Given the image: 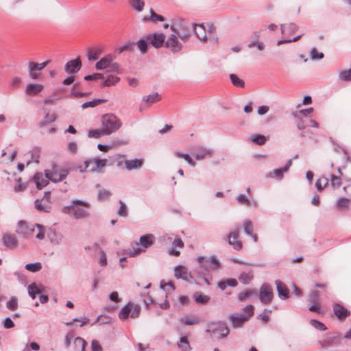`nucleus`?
Masks as SVG:
<instances>
[{"instance_id": "obj_1", "label": "nucleus", "mask_w": 351, "mask_h": 351, "mask_svg": "<svg viewBox=\"0 0 351 351\" xmlns=\"http://www.w3.org/2000/svg\"><path fill=\"white\" fill-rule=\"evenodd\" d=\"M16 232L24 238H30L35 235L36 238L39 240L43 239L45 235L44 226L40 224H27L24 221L18 222Z\"/></svg>"}, {"instance_id": "obj_2", "label": "nucleus", "mask_w": 351, "mask_h": 351, "mask_svg": "<svg viewBox=\"0 0 351 351\" xmlns=\"http://www.w3.org/2000/svg\"><path fill=\"white\" fill-rule=\"evenodd\" d=\"M90 205L88 202L82 200H73L70 206H64L62 212L75 219L86 218L89 216L88 208Z\"/></svg>"}, {"instance_id": "obj_3", "label": "nucleus", "mask_w": 351, "mask_h": 351, "mask_svg": "<svg viewBox=\"0 0 351 351\" xmlns=\"http://www.w3.org/2000/svg\"><path fill=\"white\" fill-rule=\"evenodd\" d=\"M171 29L173 32L172 34H176V36L184 43L187 42L191 36V25L184 20L173 23Z\"/></svg>"}, {"instance_id": "obj_4", "label": "nucleus", "mask_w": 351, "mask_h": 351, "mask_svg": "<svg viewBox=\"0 0 351 351\" xmlns=\"http://www.w3.org/2000/svg\"><path fill=\"white\" fill-rule=\"evenodd\" d=\"M101 121L103 128L108 135L117 131L122 125L121 120L113 114L104 115Z\"/></svg>"}, {"instance_id": "obj_5", "label": "nucleus", "mask_w": 351, "mask_h": 351, "mask_svg": "<svg viewBox=\"0 0 351 351\" xmlns=\"http://www.w3.org/2000/svg\"><path fill=\"white\" fill-rule=\"evenodd\" d=\"M254 315V306L247 305L243 308V313H234L230 315L229 319L231 321L233 328H240L247 322L250 317Z\"/></svg>"}, {"instance_id": "obj_6", "label": "nucleus", "mask_w": 351, "mask_h": 351, "mask_svg": "<svg viewBox=\"0 0 351 351\" xmlns=\"http://www.w3.org/2000/svg\"><path fill=\"white\" fill-rule=\"evenodd\" d=\"M141 308L138 304L131 302L125 305L119 313V318L121 320H125L129 317L132 319L138 318L141 314Z\"/></svg>"}, {"instance_id": "obj_7", "label": "nucleus", "mask_w": 351, "mask_h": 351, "mask_svg": "<svg viewBox=\"0 0 351 351\" xmlns=\"http://www.w3.org/2000/svg\"><path fill=\"white\" fill-rule=\"evenodd\" d=\"M45 174L49 176V179L53 182H60L64 180L69 174V170L64 168H60L57 165H53L51 169H46Z\"/></svg>"}, {"instance_id": "obj_8", "label": "nucleus", "mask_w": 351, "mask_h": 351, "mask_svg": "<svg viewBox=\"0 0 351 351\" xmlns=\"http://www.w3.org/2000/svg\"><path fill=\"white\" fill-rule=\"evenodd\" d=\"M155 240V237L153 234H146L140 237V244L135 243L133 246V251L130 250L128 253L130 256H134L142 252V250L139 245H142L145 248H147L151 246Z\"/></svg>"}, {"instance_id": "obj_9", "label": "nucleus", "mask_w": 351, "mask_h": 351, "mask_svg": "<svg viewBox=\"0 0 351 351\" xmlns=\"http://www.w3.org/2000/svg\"><path fill=\"white\" fill-rule=\"evenodd\" d=\"M197 261L199 263L200 267L206 271H209L210 270L217 271L220 267V263L215 256L210 258L198 256Z\"/></svg>"}, {"instance_id": "obj_10", "label": "nucleus", "mask_w": 351, "mask_h": 351, "mask_svg": "<svg viewBox=\"0 0 351 351\" xmlns=\"http://www.w3.org/2000/svg\"><path fill=\"white\" fill-rule=\"evenodd\" d=\"M274 297L272 288L268 283H264L259 290V300L264 304H270Z\"/></svg>"}, {"instance_id": "obj_11", "label": "nucleus", "mask_w": 351, "mask_h": 351, "mask_svg": "<svg viewBox=\"0 0 351 351\" xmlns=\"http://www.w3.org/2000/svg\"><path fill=\"white\" fill-rule=\"evenodd\" d=\"M179 37L176 34H171V36L165 41V47L173 53H177L182 50V44L178 40Z\"/></svg>"}, {"instance_id": "obj_12", "label": "nucleus", "mask_w": 351, "mask_h": 351, "mask_svg": "<svg viewBox=\"0 0 351 351\" xmlns=\"http://www.w3.org/2000/svg\"><path fill=\"white\" fill-rule=\"evenodd\" d=\"M147 40L156 49L165 45V36L162 33H154L146 36Z\"/></svg>"}, {"instance_id": "obj_13", "label": "nucleus", "mask_w": 351, "mask_h": 351, "mask_svg": "<svg viewBox=\"0 0 351 351\" xmlns=\"http://www.w3.org/2000/svg\"><path fill=\"white\" fill-rule=\"evenodd\" d=\"M292 165V160L289 159L285 167L280 168V169H276L273 171L269 172L267 175V178H276L278 180H281L284 177V173H286L288 171L289 169Z\"/></svg>"}, {"instance_id": "obj_14", "label": "nucleus", "mask_w": 351, "mask_h": 351, "mask_svg": "<svg viewBox=\"0 0 351 351\" xmlns=\"http://www.w3.org/2000/svg\"><path fill=\"white\" fill-rule=\"evenodd\" d=\"M48 63L49 61H46L42 63H35L34 62H30L28 64L30 77L33 80L38 79L39 75L36 73L34 71L43 70L45 66H47Z\"/></svg>"}, {"instance_id": "obj_15", "label": "nucleus", "mask_w": 351, "mask_h": 351, "mask_svg": "<svg viewBox=\"0 0 351 351\" xmlns=\"http://www.w3.org/2000/svg\"><path fill=\"white\" fill-rule=\"evenodd\" d=\"M334 315L339 319L344 320L350 315V311L338 303L332 305Z\"/></svg>"}, {"instance_id": "obj_16", "label": "nucleus", "mask_w": 351, "mask_h": 351, "mask_svg": "<svg viewBox=\"0 0 351 351\" xmlns=\"http://www.w3.org/2000/svg\"><path fill=\"white\" fill-rule=\"evenodd\" d=\"M239 230L237 228L235 230L230 232L228 235V243L233 246L236 250H240L242 248V242L238 240Z\"/></svg>"}, {"instance_id": "obj_17", "label": "nucleus", "mask_w": 351, "mask_h": 351, "mask_svg": "<svg viewBox=\"0 0 351 351\" xmlns=\"http://www.w3.org/2000/svg\"><path fill=\"white\" fill-rule=\"evenodd\" d=\"M33 180L38 189H41L46 186L50 180L49 176H47L45 173L43 174L40 172L36 173L34 176Z\"/></svg>"}, {"instance_id": "obj_18", "label": "nucleus", "mask_w": 351, "mask_h": 351, "mask_svg": "<svg viewBox=\"0 0 351 351\" xmlns=\"http://www.w3.org/2000/svg\"><path fill=\"white\" fill-rule=\"evenodd\" d=\"M82 63L80 58L69 61L64 66L65 71L69 74L76 73L81 68Z\"/></svg>"}, {"instance_id": "obj_19", "label": "nucleus", "mask_w": 351, "mask_h": 351, "mask_svg": "<svg viewBox=\"0 0 351 351\" xmlns=\"http://www.w3.org/2000/svg\"><path fill=\"white\" fill-rule=\"evenodd\" d=\"M275 284L278 296L283 300L288 299L289 298V290L287 287L279 280H276Z\"/></svg>"}, {"instance_id": "obj_20", "label": "nucleus", "mask_w": 351, "mask_h": 351, "mask_svg": "<svg viewBox=\"0 0 351 351\" xmlns=\"http://www.w3.org/2000/svg\"><path fill=\"white\" fill-rule=\"evenodd\" d=\"M114 58L115 57L113 55H107L96 63L95 68L97 70L108 69L110 64L114 60Z\"/></svg>"}, {"instance_id": "obj_21", "label": "nucleus", "mask_w": 351, "mask_h": 351, "mask_svg": "<svg viewBox=\"0 0 351 351\" xmlns=\"http://www.w3.org/2000/svg\"><path fill=\"white\" fill-rule=\"evenodd\" d=\"M175 277L178 279L181 278L184 280H188L191 277V274L189 272L188 269L182 265H177L174 270Z\"/></svg>"}, {"instance_id": "obj_22", "label": "nucleus", "mask_w": 351, "mask_h": 351, "mask_svg": "<svg viewBox=\"0 0 351 351\" xmlns=\"http://www.w3.org/2000/svg\"><path fill=\"white\" fill-rule=\"evenodd\" d=\"M194 32L196 36L203 42L207 41V33L208 30H206V28L203 24H195L193 26Z\"/></svg>"}, {"instance_id": "obj_23", "label": "nucleus", "mask_w": 351, "mask_h": 351, "mask_svg": "<svg viewBox=\"0 0 351 351\" xmlns=\"http://www.w3.org/2000/svg\"><path fill=\"white\" fill-rule=\"evenodd\" d=\"M2 240L4 245L10 249L16 248L18 245L17 239L13 234H4Z\"/></svg>"}, {"instance_id": "obj_24", "label": "nucleus", "mask_w": 351, "mask_h": 351, "mask_svg": "<svg viewBox=\"0 0 351 351\" xmlns=\"http://www.w3.org/2000/svg\"><path fill=\"white\" fill-rule=\"evenodd\" d=\"M213 156V150L207 148V147H200L197 148L195 154V157L196 160H203L207 157H211Z\"/></svg>"}, {"instance_id": "obj_25", "label": "nucleus", "mask_w": 351, "mask_h": 351, "mask_svg": "<svg viewBox=\"0 0 351 351\" xmlns=\"http://www.w3.org/2000/svg\"><path fill=\"white\" fill-rule=\"evenodd\" d=\"M125 168L128 171L140 169L143 164L142 159L126 160L124 162Z\"/></svg>"}, {"instance_id": "obj_26", "label": "nucleus", "mask_w": 351, "mask_h": 351, "mask_svg": "<svg viewBox=\"0 0 351 351\" xmlns=\"http://www.w3.org/2000/svg\"><path fill=\"white\" fill-rule=\"evenodd\" d=\"M95 162L93 158L88 159L84 162L82 165L78 166L77 169L80 172L84 171H97L96 168H95Z\"/></svg>"}, {"instance_id": "obj_27", "label": "nucleus", "mask_w": 351, "mask_h": 351, "mask_svg": "<svg viewBox=\"0 0 351 351\" xmlns=\"http://www.w3.org/2000/svg\"><path fill=\"white\" fill-rule=\"evenodd\" d=\"M34 206L37 210L40 212L49 213L51 206L49 202H45L40 199H36L34 202Z\"/></svg>"}, {"instance_id": "obj_28", "label": "nucleus", "mask_w": 351, "mask_h": 351, "mask_svg": "<svg viewBox=\"0 0 351 351\" xmlns=\"http://www.w3.org/2000/svg\"><path fill=\"white\" fill-rule=\"evenodd\" d=\"M102 47L97 46L88 49V58L89 60H97L102 53Z\"/></svg>"}, {"instance_id": "obj_29", "label": "nucleus", "mask_w": 351, "mask_h": 351, "mask_svg": "<svg viewBox=\"0 0 351 351\" xmlns=\"http://www.w3.org/2000/svg\"><path fill=\"white\" fill-rule=\"evenodd\" d=\"M43 88V86L37 84H29L27 85L25 92L29 95H36Z\"/></svg>"}, {"instance_id": "obj_30", "label": "nucleus", "mask_w": 351, "mask_h": 351, "mask_svg": "<svg viewBox=\"0 0 351 351\" xmlns=\"http://www.w3.org/2000/svg\"><path fill=\"white\" fill-rule=\"evenodd\" d=\"M208 40L213 44H217L218 43V37L216 34V29L213 24L208 25L207 33V40Z\"/></svg>"}, {"instance_id": "obj_31", "label": "nucleus", "mask_w": 351, "mask_h": 351, "mask_svg": "<svg viewBox=\"0 0 351 351\" xmlns=\"http://www.w3.org/2000/svg\"><path fill=\"white\" fill-rule=\"evenodd\" d=\"M280 26L281 32L285 36L293 33L298 29V25L295 23L282 24Z\"/></svg>"}, {"instance_id": "obj_32", "label": "nucleus", "mask_w": 351, "mask_h": 351, "mask_svg": "<svg viewBox=\"0 0 351 351\" xmlns=\"http://www.w3.org/2000/svg\"><path fill=\"white\" fill-rule=\"evenodd\" d=\"M161 99L160 95L156 93L152 95H149L147 96H144L143 97V101L146 103V104L149 106L152 104L156 103L157 101H160Z\"/></svg>"}, {"instance_id": "obj_33", "label": "nucleus", "mask_w": 351, "mask_h": 351, "mask_svg": "<svg viewBox=\"0 0 351 351\" xmlns=\"http://www.w3.org/2000/svg\"><path fill=\"white\" fill-rule=\"evenodd\" d=\"M131 8L136 12H141L143 10L145 6L144 0H128Z\"/></svg>"}, {"instance_id": "obj_34", "label": "nucleus", "mask_w": 351, "mask_h": 351, "mask_svg": "<svg viewBox=\"0 0 351 351\" xmlns=\"http://www.w3.org/2000/svg\"><path fill=\"white\" fill-rule=\"evenodd\" d=\"M48 237L50 239L51 243L54 244H59L63 238L61 233L56 232L55 230H50L48 233Z\"/></svg>"}, {"instance_id": "obj_35", "label": "nucleus", "mask_w": 351, "mask_h": 351, "mask_svg": "<svg viewBox=\"0 0 351 351\" xmlns=\"http://www.w3.org/2000/svg\"><path fill=\"white\" fill-rule=\"evenodd\" d=\"M229 329L225 325H221L213 330V332L217 334L220 339L225 338L229 334Z\"/></svg>"}, {"instance_id": "obj_36", "label": "nucleus", "mask_w": 351, "mask_h": 351, "mask_svg": "<svg viewBox=\"0 0 351 351\" xmlns=\"http://www.w3.org/2000/svg\"><path fill=\"white\" fill-rule=\"evenodd\" d=\"M149 20L152 21L153 22L163 21L165 18L161 15L157 14L152 9H151L150 16H144L142 19L143 22H147Z\"/></svg>"}, {"instance_id": "obj_37", "label": "nucleus", "mask_w": 351, "mask_h": 351, "mask_svg": "<svg viewBox=\"0 0 351 351\" xmlns=\"http://www.w3.org/2000/svg\"><path fill=\"white\" fill-rule=\"evenodd\" d=\"M120 78L118 76L114 75H109L107 78L104 81L102 86H111L115 85L117 82H119Z\"/></svg>"}, {"instance_id": "obj_38", "label": "nucleus", "mask_w": 351, "mask_h": 351, "mask_svg": "<svg viewBox=\"0 0 351 351\" xmlns=\"http://www.w3.org/2000/svg\"><path fill=\"white\" fill-rule=\"evenodd\" d=\"M253 278V273L250 271L248 272H243L239 277V280L241 282L247 285Z\"/></svg>"}, {"instance_id": "obj_39", "label": "nucleus", "mask_w": 351, "mask_h": 351, "mask_svg": "<svg viewBox=\"0 0 351 351\" xmlns=\"http://www.w3.org/2000/svg\"><path fill=\"white\" fill-rule=\"evenodd\" d=\"M194 300L196 303L199 304H205L210 300V297L206 295H202L199 293H195L194 294Z\"/></svg>"}, {"instance_id": "obj_40", "label": "nucleus", "mask_w": 351, "mask_h": 351, "mask_svg": "<svg viewBox=\"0 0 351 351\" xmlns=\"http://www.w3.org/2000/svg\"><path fill=\"white\" fill-rule=\"evenodd\" d=\"M178 346L182 351L191 350V346L186 337H182Z\"/></svg>"}, {"instance_id": "obj_41", "label": "nucleus", "mask_w": 351, "mask_h": 351, "mask_svg": "<svg viewBox=\"0 0 351 351\" xmlns=\"http://www.w3.org/2000/svg\"><path fill=\"white\" fill-rule=\"evenodd\" d=\"M28 293L29 296L34 300L36 297V295L40 293V290L37 287L36 283H32L28 286Z\"/></svg>"}, {"instance_id": "obj_42", "label": "nucleus", "mask_w": 351, "mask_h": 351, "mask_svg": "<svg viewBox=\"0 0 351 351\" xmlns=\"http://www.w3.org/2000/svg\"><path fill=\"white\" fill-rule=\"evenodd\" d=\"M105 101H106L105 99H95L90 101H86V102L84 103L82 105V108L83 109H86L87 108H94V107L97 106V105H99L101 103H104Z\"/></svg>"}, {"instance_id": "obj_43", "label": "nucleus", "mask_w": 351, "mask_h": 351, "mask_svg": "<svg viewBox=\"0 0 351 351\" xmlns=\"http://www.w3.org/2000/svg\"><path fill=\"white\" fill-rule=\"evenodd\" d=\"M256 291L254 289H247L239 294L238 298L240 301H243L251 295H256Z\"/></svg>"}, {"instance_id": "obj_44", "label": "nucleus", "mask_w": 351, "mask_h": 351, "mask_svg": "<svg viewBox=\"0 0 351 351\" xmlns=\"http://www.w3.org/2000/svg\"><path fill=\"white\" fill-rule=\"evenodd\" d=\"M350 200L348 198L341 197H339L337 202L336 206L337 208L342 209L345 208H348L350 206Z\"/></svg>"}, {"instance_id": "obj_45", "label": "nucleus", "mask_w": 351, "mask_h": 351, "mask_svg": "<svg viewBox=\"0 0 351 351\" xmlns=\"http://www.w3.org/2000/svg\"><path fill=\"white\" fill-rule=\"evenodd\" d=\"M230 78L232 84L236 87H244L245 82L235 74H230Z\"/></svg>"}, {"instance_id": "obj_46", "label": "nucleus", "mask_w": 351, "mask_h": 351, "mask_svg": "<svg viewBox=\"0 0 351 351\" xmlns=\"http://www.w3.org/2000/svg\"><path fill=\"white\" fill-rule=\"evenodd\" d=\"M328 179L326 177L319 178L315 182V186L318 191H322L328 184Z\"/></svg>"}, {"instance_id": "obj_47", "label": "nucleus", "mask_w": 351, "mask_h": 351, "mask_svg": "<svg viewBox=\"0 0 351 351\" xmlns=\"http://www.w3.org/2000/svg\"><path fill=\"white\" fill-rule=\"evenodd\" d=\"M175 155L178 158H184L191 166L195 167L196 165L195 162L192 159V158L188 154H183L180 152H176Z\"/></svg>"}, {"instance_id": "obj_48", "label": "nucleus", "mask_w": 351, "mask_h": 351, "mask_svg": "<svg viewBox=\"0 0 351 351\" xmlns=\"http://www.w3.org/2000/svg\"><path fill=\"white\" fill-rule=\"evenodd\" d=\"M107 135L105 130L102 128L101 129H95L90 130L88 132V136L90 138H98L101 136Z\"/></svg>"}, {"instance_id": "obj_49", "label": "nucleus", "mask_w": 351, "mask_h": 351, "mask_svg": "<svg viewBox=\"0 0 351 351\" xmlns=\"http://www.w3.org/2000/svg\"><path fill=\"white\" fill-rule=\"evenodd\" d=\"M74 344L76 349L80 350V351H85V348L86 346V342L82 337H76L74 339Z\"/></svg>"}, {"instance_id": "obj_50", "label": "nucleus", "mask_w": 351, "mask_h": 351, "mask_svg": "<svg viewBox=\"0 0 351 351\" xmlns=\"http://www.w3.org/2000/svg\"><path fill=\"white\" fill-rule=\"evenodd\" d=\"M25 268L29 271L36 272L42 269V265L39 262L28 263L25 265Z\"/></svg>"}, {"instance_id": "obj_51", "label": "nucleus", "mask_w": 351, "mask_h": 351, "mask_svg": "<svg viewBox=\"0 0 351 351\" xmlns=\"http://www.w3.org/2000/svg\"><path fill=\"white\" fill-rule=\"evenodd\" d=\"M308 302L312 304H319V295L318 292L313 291L310 293L308 298Z\"/></svg>"}, {"instance_id": "obj_52", "label": "nucleus", "mask_w": 351, "mask_h": 351, "mask_svg": "<svg viewBox=\"0 0 351 351\" xmlns=\"http://www.w3.org/2000/svg\"><path fill=\"white\" fill-rule=\"evenodd\" d=\"M181 321L186 325H194L200 322L199 319L196 316H193L191 317H184L181 319Z\"/></svg>"}, {"instance_id": "obj_53", "label": "nucleus", "mask_w": 351, "mask_h": 351, "mask_svg": "<svg viewBox=\"0 0 351 351\" xmlns=\"http://www.w3.org/2000/svg\"><path fill=\"white\" fill-rule=\"evenodd\" d=\"M330 184L334 189L339 188L341 184V177L331 174L330 175Z\"/></svg>"}, {"instance_id": "obj_54", "label": "nucleus", "mask_w": 351, "mask_h": 351, "mask_svg": "<svg viewBox=\"0 0 351 351\" xmlns=\"http://www.w3.org/2000/svg\"><path fill=\"white\" fill-rule=\"evenodd\" d=\"M149 41L147 40V39H141L136 43V45L138 48V49L142 53H145L147 51V46H148Z\"/></svg>"}, {"instance_id": "obj_55", "label": "nucleus", "mask_w": 351, "mask_h": 351, "mask_svg": "<svg viewBox=\"0 0 351 351\" xmlns=\"http://www.w3.org/2000/svg\"><path fill=\"white\" fill-rule=\"evenodd\" d=\"M310 58L313 60H321L324 58V54L322 52H319L315 47H313L311 50Z\"/></svg>"}, {"instance_id": "obj_56", "label": "nucleus", "mask_w": 351, "mask_h": 351, "mask_svg": "<svg viewBox=\"0 0 351 351\" xmlns=\"http://www.w3.org/2000/svg\"><path fill=\"white\" fill-rule=\"evenodd\" d=\"M243 229L246 234L252 235L253 225L250 220H246L243 223Z\"/></svg>"}, {"instance_id": "obj_57", "label": "nucleus", "mask_w": 351, "mask_h": 351, "mask_svg": "<svg viewBox=\"0 0 351 351\" xmlns=\"http://www.w3.org/2000/svg\"><path fill=\"white\" fill-rule=\"evenodd\" d=\"M95 162V168H96L97 171H99L100 169L104 167L107 164L106 159H99V158H93Z\"/></svg>"}, {"instance_id": "obj_58", "label": "nucleus", "mask_w": 351, "mask_h": 351, "mask_svg": "<svg viewBox=\"0 0 351 351\" xmlns=\"http://www.w3.org/2000/svg\"><path fill=\"white\" fill-rule=\"evenodd\" d=\"M56 119V117L54 114H47L44 118V119L40 122V125L41 127H43L47 123H51L54 121Z\"/></svg>"}, {"instance_id": "obj_59", "label": "nucleus", "mask_w": 351, "mask_h": 351, "mask_svg": "<svg viewBox=\"0 0 351 351\" xmlns=\"http://www.w3.org/2000/svg\"><path fill=\"white\" fill-rule=\"evenodd\" d=\"M40 155V149L38 147H34L31 152L32 160L36 162H39V158Z\"/></svg>"}, {"instance_id": "obj_60", "label": "nucleus", "mask_w": 351, "mask_h": 351, "mask_svg": "<svg viewBox=\"0 0 351 351\" xmlns=\"http://www.w3.org/2000/svg\"><path fill=\"white\" fill-rule=\"evenodd\" d=\"M111 196L110 191L106 189H101L98 192L97 197L99 200L108 199Z\"/></svg>"}, {"instance_id": "obj_61", "label": "nucleus", "mask_w": 351, "mask_h": 351, "mask_svg": "<svg viewBox=\"0 0 351 351\" xmlns=\"http://www.w3.org/2000/svg\"><path fill=\"white\" fill-rule=\"evenodd\" d=\"M339 78L343 81H351V69L341 71Z\"/></svg>"}, {"instance_id": "obj_62", "label": "nucleus", "mask_w": 351, "mask_h": 351, "mask_svg": "<svg viewBox=\"0 0 351 351\" xmlns=\"http://www.w3.org/2000/svg\"><path fill=\"white\" fill-rule=\"evenodd\" d=\"M310 323L314 328L321 331L326 330V327L325 326V325L316 319H311Z\"/></svg>"}, {"instance_id": "obj_63", "label": "nucleus", "mask_w": 351, "mask_h": 351, "mask_svg": "<svg viewBox=\"0 0 351 351\" xmlns=\"http://www.w3.org/2000/svg\"><path fill=\"white\" fill-rule=\"evenodd\" d=\"M6 306L11 311H14L18 307V302L16 298L12 297L6 304Z\"/></svg>"}, {"instance_id": "obj_64", "label": "nucleus", "mask_w": 351, "mask_h": 351, "mask_svg": "<svg viewBox=\"0 0 351 351\" xmlns=\"http://www.w3.org/2000/svg\"><path fill=\"white\" fill-rule=\"evenodd\" d=\"M252 141L258 145L265 144L266 141V137L263 135H256L252 138Z\"/></svg>"}]
</instances>
